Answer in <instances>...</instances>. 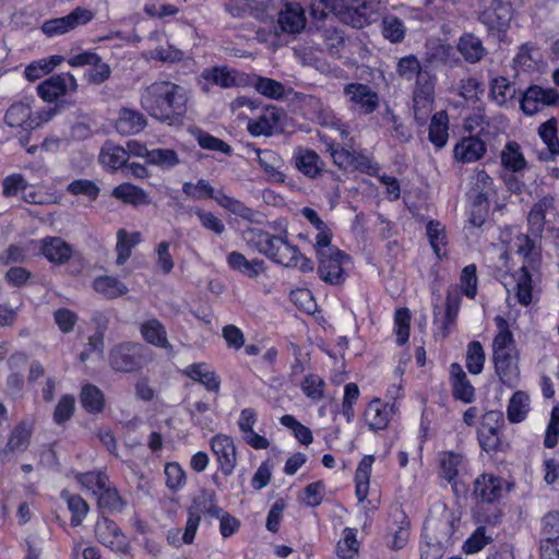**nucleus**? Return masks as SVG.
Returning <instances> with one entry per match:
<instances>
[{"label":"nucleus","mask_w":559,"mask_h":559,"mask_svg":"<svg viewBox=\"0 0 559 559\" xmlns=\"http://www.w3.org/2000/svg\"><path fill=\"white\" fill-rule=\"evenodd\" d=\"M530 402V396L526 392H514L507 407L508 420L512 424L523 421L531 409Z\"/></svg>","instance_id":"nucleus-35"},{"label":"nucleus","mask_w":559,"mask_h":559,"mask_svg":"<svg viewBox=\"0 0 559 559\" xmlns=\"http://www.w3.org/2000/svg\"><path fill=\"white\" fill-rule=\"evenodd\" d=\"M32 109L24 103H15L7 110L4 120L9 127H23L31 119Z\"/></svg>","instance_id":"nucleus-53"},{"label":"nucleus","mask_w":559,"mask_h":559,"mask_svg":"<svg viewBox=\"0 0 559 559\" xmlns=\"http://www.w3.org/2000/svg\"><path fill=\"white\" fill-rule=\"evenodd\" d=\"M228 265L250 278H255L263 271V261L253 259L247 260L246 257L239 252H231L227 257Z\"/></svg>","instance_id":"nucleus-37"},{"label":"nucleus","mask_w":559,"mask_h":559,"mask_svg":"<svg viewBox=\"0 0 559 559\" xmlns=\"http://www.w3.org/2000/svg\"><path fill=\"white\" fill-rule=\"evenodd\" d=\"M76 79L70 72L51 75L37 86L39 97L47 103L56 102L68 93L76 92Z\"/></svg>","instance_id":"nucleus-11"},{"label":"nucleus","mask_w":559,"mask_h":559,"mask_svg":"<svg viewBox=\"0 0 559 559\" xmlns=\"http://www.w3.org/2000/svg\"><path fill=\"white\" fill-rule=\"evenodd\" d=\"M501 163L514 173H519L526 167L525 157L516 142H508L501 152Z\"/></svg>","instance_id":"nucleus-43"},{"label":"nucleus","mask_w":559,"mask_h":559,"mask_svg":"<svg viewBox=\"0 0 559 559\" xmlns=\"http://www.w3.org/2000/svg\"><path fill=\"white\" fill-rule=\"evenodd\" d=\"M318 262L319 277L330 285H342L353 269L350 255L337 247H318Z\"/></svg>","instance_id":"nucleus-4"},{"label":"nucleus","mask_w":559,"mask_h":559,"mask_svg":"<svg viewBox=\"0 0 559 559\" xmlns=\"http://www.w3.org/2000/svg\"><path fill=\"white\" fill-rule=\"evenodd\" d=\"M296 166L305 176L317 178L322 173L323 163L314 151L300 150L296 155Z\"/></svg>","instance_id":"nucleus-36"},{"label":"nucleus","mask_w":559,"mask_h":559,"mask_svg":"<svg viewBox=\"0 0 559 559\" xmlns=\"http://www.w3.org/2000/svg\"><path fill=\"white\" fill-rule=\"evenodd\" d=\"M449 118L445 111L436 112L429 124V141L438 148L443 147L449 138Z\"/></svg>","instance_id":"nucleus-33"},{"label":"nucleus","mask_w":559,"mask_h":559,"mask_svg":"<svg viewBox=\"0 0 559 559\" xmlns=\"http://www.w3.org/2000/svg\"><path fill=\"white\" fill-rule=\"evenodd\" d=\"M472 192L474 193L475 203L481 205L487 203L489 198L493 194L492 178L484 170L476 169L471 180Z\"/></svg>","instance_id":"nucleus-32"},{"label":"nucleus","mask_w":559,"mask_h":559,"mask_svg":"<svg viewBox=\"0 0 559 559\" xmlns=\"http://www.w3.org/2000/svg\"><path fill=\"white\" fill-rule=\"evenodd\" d=\"M94 290L106 299H116L129 292L128 286L114 276H97L92 284Z\"/></svg>","instance_id":"nucleus-30"},{"label":"nucleus","mask_w":559,"mask_h":559,"mask_svg":"<svg viewBox=\"0 0 559 559\" xmlns=\"http://www.w3.org/2000/svg\"><path fill=\"white\" fill-rule=\"evenodd\" d=\"M33 424L28 420L20 421L11 431L4 452H23L29 444Z\"/></svg>","instance_id":"nucleus-31"},{"label":"nucleus","mask_w":559,"mask_h":559,"mask_svg":"<svg viewBox=\"0 0 559 559\" xmlns=\"http://www.w3.org/2000/svg\"><path fill=\"white\" fill-rule=\"evenodd\" d=\"M506 491V481L492 474H481L474 480L473 495L483 502L499 501Z\"/></svg>","instance_id":"nucleus-19"},{"label":"nucleus","mask_w":559,"mask_h":559,"mask_svg":"<svg viewBox=\"0 0 559 559\" xmlns=\"http://www.w3.org/2000/svg\"><path fill=\"white\" fill-rule=\"evenodd\" d=\"M356 536V528L345 527L343 530L342 538L336 545V554L340 559H357L359 543Z\"/></svg>","instance_id":"nucleus-42"},{"label":"nucleus","mask_w":559,"mask_h":559,"mask_svg":"<svg viewBox=\"0 0 559 559\" xmlns=\"http://www.w3.org/2000/svg\"><path fill=\"white\" fill-rule=\"evenodd\" d=\"M188 511L197 513L200 520L202 514L218 519L225 512L217 506L215 493L207 490H202L200 495L193 499Z\"/></svg>","instance_id":"nucleus-29"},{"label":"nucleus","mask_w":559,"mask_h":559,"mask_svg":"<svg viewBox=\"0 0 559 559\" xmlns=\"http://www.w3.org/2000/svg\"><path fill=\"white\" fill-rule=\"evenodd\" d=\"M78 481L96 496L97 507L103 512L121 513L127 507V500L120 495L117 487L112 485L109 476L102 471L81 473L76 476Z\"/></svg>","instance_id":"nucleus-3"},{"label":"nucleus","mask_w":559,"mask_h":559,"mask_svg":"<svg viewBox=\"0 0 559 559\" xmlns=\"http://www.w3.org/2000/svg\"><path fill=\"white\" fill-rule=\"evenodd\" d=\"M514 85L504 76H496L490 81V98L499 106H504L515 97Z\"/></svg>","instance_id":"nucleus-40"},{"label":"nucleus","mask_w":559,"mask_h":559,"mask_svg":"<svg viewBox=\"0 0 559 559\" xmlns=\"http://www.w3.org/2000/svg\"><path fill=\"white\" fill-rule=\"evenodd\" d=\"M280 423L286 427L292 429L295 438L305 445H309L313 441L312 432L311 430L299 423L293 415H283L280 418Z\"/></svg>","instance_id":"nucleus-54"},{"label":"nucleus","mask_w":559,"mask_h":559,"mask_svg":"<svg viewBox=\"0 0 559 559\" xmlns=\"http://www.w3.org/2000/svg\"><path fill=\"white\" fill-rule=\"evenodd\" d=\"M428 72L421 68L418 58L414 55L402 57L396 63V73L399 78L405 81H412L418 79L423 73Z\"/></svg>","instance_id":"nucleus-46"},{"label":"nucleus","mask_w":559,"mask_h":559,"mask_svg":"<svg viewBox=\"0 0 559 559\" xmlns=\"http://www.w3.org/2000/svg\"><path fill=\"white\" fill-rule=\"evenodd\" d=\"M346 10V22L354 27H362L367 23V17L358 9L346 5L345 0H312L310 3V15L313 20L324 21L329 13L340 14Z\"/></svg>","instance_id":"nucleus-10"},{"label":"nucleus","mask_w":559,"mask_h":559,"mask_svg":"<svg viewBox=\"0 0 559 559\" xmlns=\"http://www.w3.org/2000/svg\"><path fill=\"white\" fill-rule=\"evenodd\" d=\"M540 542L559 539V512L550 511L540 521Z\"/></svg>","instance_id":"nucleus-58"},{"label":"nucleus","mask_w":559,"mask_h":559,"mask_svg":"<svg viewBox=\"0 0 559 559\" xmlns=\"http://www.w3.org/2000/svg\"><path fill=\"white\" fill-rule=\"evenodd\" d=\"M94 17L91 10L76 8L68 15L46 21L41 29L48 36L66 34L79 26L86 25Z\"/></svg>","instance_id":"nucleus-13"},{"label":"nucleus","mask_w":559,"mask_h":559,"mask_svg":"<svg viewBox=\"0 0 559 559\" xmlns=\"http://www.w3.org/2000/svg\"><path fill=\"white\" fill-rule=\"evenodd\" d=\"M487 152L486 143L475 135H469L461 139L453 148L454 159L469 164L481 159Z\"/></svg>","instance_id":"nucleus-21"},{"label":"nucleus","mask_w":559,"mask_h":559,"mask_svg":"<svg viewBox=\"0 0 559 559\" xmlns=\"http://www.w3.org/2000/svg\"><path fill=\"white\" fill-rule=\"evenodd\" d=\"M205 81L222 88L234 86H247L250 82L249 74L238 72L227 67H214L202 73Z\"/></svg>","instance_id":"nucleus-20"},{"label":"nucleus","mask_w":559,"mask_h":559,"mask_svg":"<svg viewBox=\"0 0 559 559\" xmlns=\"http://www.w3.org/2000/svg\"><path fill=\"white\" fill-rule=\"evenodd\" d=\"M146 159L150 164L169 169L179 164V157L174 150L154 148L146 153Z\"/></svg>","instance_id":"nucleus-52"},{"label":"nucleus","mask_w":559,"mask_h":559,"mask_svg":"<svg viewBox=\"0 0 559 559\" xmlns=\"http://www.w3.org/2000/svg\"><path fill=\"white\" fill-rule=\"evenodd\" d=\"M436 78L429 71L423 73L415 82L413 91L414 118L418 126H424L432 111Z\"/></svg>","instance_id":"nucleus-8"},{"label":"nucleus","mask_w":559,"mask_h":559,"mask_svg":"<svg viewBox=\"0 0 559 559\" xmlns=\"http://www.w3.org/2000/svg\"><path fill=\"white\" fill-rule=\"evenodd\" d=\"M426 531V540L420 546V559H442L444 548L455 531L453 520L449 514H443Z\"/></svg>","instance_id":"nucleus-5"},{"label":"nucleus","mask_w":559,"mask_h":559,"mask_svg":"<svg viewBox=\"0 0 559 559\" xmlns=\"http://www.w3.org/2000/svg\"><path fill=\"white\" fill-rule=\"evenodd\" d=\"M249 79L250 82L248 85L253 86L257 92L265 97L280 99L285 94V86L276 80L259 76L255 74L249 75Z\"/></svg>","instance_id":"nucleus-39"},{"label":"nucleus","mask_w":559,"mask_h":559,"mask_svg":"<svg viewBox=\"0 0 559 559\" xmlns=\"http://www.w3.org/2000/svg\"><path fill=\"white\" fill-rule=\"evenodd\" d=\"M189 98L185 86L163 80L146 86L140 102L153 118L171 122L186 114Z\"/></svg>","instance_id":"nucleus-1"},{"label":"nucleus","mask_w":559,"mask_h":559,"mask_svg":"<svg viewBox=\"0 0 559 559\" xmlns=\"http://www.w3.org/2000/svg\"><path fill=\"white\" fill-rule=\"evenodd\" d=\"M396 342L404 345L409 338L411 312L407 308H399L394 314Z\"/></svg>","instance_id":"nucleus-57"},{"label":"nucleus","mask_w":559,"mask_h":559,"mask_svg":"<svg viewBox=\"0 0 559 559\" xmlns=\"http://www.w3.org/2000/svg\"><path fill=\"white\" fill-rule=\"evenodd\" d=\"M555 216L556 209L552 197H544L535 203L527 217L528 233L524 235L525 245H536L543 240L548 241V236L543 235L544 225Z\"/></svg>","instance_id":"nucleus-7"},{"label":"nucleus","mask_w":559,"mask_h":559,"mask_svg":"<svg viewBox=\"0 0 559 559\" xmlns=\"http://www.w3.org/2000/svg\"><path fill=\"white\" fill-rule=\"evenodd\" d=\"M283 110L276 106H269L255 120H249L248 131L253 136L272 135L280 128Z\"/></svg>","instance_id":"nucleus-22"},{"label":"nucleus","mask_w":559,"mask_h":559,"mask_svg":"<svg viewBox=\"0 0 559 559\" xmlns=\"http://www.w3.org/2000/svg\"><path fill=\"white\" fill-rule=\"evenodd\" d=\"M146 120L144 116L133 109L122 108L116 121V130L121 135L136 134L144 129Z\"/></svg>","instance_id":"nucleus-27"},{"label":"nucleus","mask_w":559,"mask_h":559,"mask_svg":"<svg viewBox=\"0 0 559 559\" xmlns=\"http://www.w3.org/2000/svg\"><path fill=\"white\" fill-rule=\"evenodd\" d=\"M538 133L543 142L547 145L551 155L559 154V140L557 135V121L549 119L542 123Z\"/></svg>","instance_id":"nucleus-56"},{"label":"nucleus","mask_w":559,"mask_h":559,"mask_svg":"<svg viewBox=\"0 0 559 559\" xmlns=\"http://www.w3.org/2000/svg\"><path fill=\"white\" fill-rule=\"evenodd\" d=\"M513 17V9L509 0H490L480 13L479 20L490 31L506 32Z\"/></svg>","instance_id":"nucleus-15"},{"label":"nucleus","mask_w":559,"mask_h":559,"mask_svg":"<svg viewBox=\"0 0 559 559\" xmlns=\"http://www.w3.org/2000/svg\"><path fill=\"white\" fill-rule=\"evenodd\" d=\"M392 411V405L374 399L365 411V420L371 430L384 429L391 420Z\"/></svg>","instance_id":"nucleus-24"},{"label":"nucleus","mask_w":559,"mask_h":559,"mask_svg":"<svg viewBox=\"0 0 559 559\" xmlns=\"http://www.w3.org/2000/svg\"><path fill=\"white\" fill-rule=\"evenodd\" d=\"M140 333L143 340L159 348H171L167 338V332L164 324L156 318L144 321L140 325Z\"/></svg>","instance_id":"nucleus-26"},{"label":"nucleus","mask_w":559,"mask_h":559,"mask_svg":"<svg viewBox=\"0 0 559 559\" xmlns=\"http://www.w3.org/2000/svg\"><path fill=\"white\" fill-rule=\"evenodd\" d=\"M559 93L555 88L528 87L521 98V108L525 115L533 116L544 106L557 104Z\"/></svg>","instance_id":"nucleus-18"},{"label":"nucleus","mask_w":559,"mask_h":559,"mask_svg":"<svg viewBox=\"0 0 559 559\" xmlns=\"http://www.w3.org/2000/svg\"><path fill=\"white\" fill-rule=\"evenodd\" d=\"M381 31L383 37L391 43H401L406 34L404 22L394 15H386L382 19Z\"/></svg>","instance_id":"nucleus-50"},{"label":"nucleus","mask_w":559,"mask_h":559,"mask_svg":"<svg viewBox=\"0 0 559 559\" xmlns=\"http://www.w3.org/2000/svg\"><path fill=\"white\" fill-rule=\"evenodd\" d=\"M485 350L478 341H472L467 345L466 368L473 374H479L484 369Z\"/></svg>","instance_id":"nucleus-51"},{"label":"nucleus","mask_w":559,"mask_h":559,"mask_svg":"<svg viewBox=\"0 0 559 559\" xmlns=\"http://www.w3.org/2000/svg\"><path fill=\"white\" fill-rule=\"evenodd\" d=\"M260 252L285 267H296L305 273L314 267L313 262L301 254L298 247H263Z\"/></svg>","instance_id":"nucleus-14"},{"label":"nucleus","mask_w":559,"mask_h":559,"mask_svg":"<svg viewBox=\"0 0 559 559\" xmlns=\"http://www.w3.org/2000/svg\"><path fill=\"white\" fill-rule=\"evenodd\" d=\"M277 8V25L283 33L299 34L307 24L304 7L295 0H272Z\"/></svg>","instance_id":"nucleus-9"},{"label":"nucleus","mask_w":559,"mask_h":559,"mask_svg":"<svg viewBox=\"0 0 559 559\" xmlns=\"http://www.w3.org/2000/svg\"><path fill=\"white\" fill-rule=\"evenodd\" d=\"M67 190L72 195H83L91 201L96 200L99 194V188L97 185L94 181L87 179H78L72 181L68 186Z\"/></svg>","instance_id":"nucleus-61"},{"label":"nucleus","mask_w":559,"mask_h":559,"mask_svg":"<svg viewBox=\"0 0 559 559\" xmlns=\"http://www.w3.org/2000/svg\"><path fill=\"white\" fill-rule=\"evenodd\" d=\"M75 409V399L72 395H62L53 412V421L62 425L68 421Z\"/></svg>","instance_id":"nucleus-63"},{"label":"nucleus","mask_w":559,"mask_h":559,"mask_svg":"<svg viewBox=\"0 0 559 559\" xmlns=\"http://www.w3.org/2000/svg\"><path fill=\"white\" fill-rule=\"evenodd\" d=\"M195 139L202 148L210 151H218L226 155L231 153V147L223 140L215 138L206 132L198 130L194 132Z\"/></svg>","instance_id":"nucleus-62"},{"label":"nucleus","mask_w":559,"mask_h":559,"mask_svg":"<svg viewBox=\"0 0 559 559\" xmlns=\"http://www.w3.org/2000/svg\"><path fill=\"white\" fill-rule=\"evenodd\" d=\"M450 382L452 395L455 400L469 404L475 400V388L468 380L462 366L453 362L450 366Z\"/></svg>","instance_id":"nucleus-23"},{"label":"nucleus","mask_w":559,"mask_h":559,"mask_svg":"<svg viewBox=\"0 0 559 559\" xmlns=\"http://www.w3.org/2000/svg\"><path fill=\"white\" fill-rule=\"evenodd\" d=\"M491 540L492 537L486 535V527L478 526L476 531L466 539L463 549L466 554H476Z\"/></svg>","instance_id":"nucleus-64"},{"label":"nucleus","mask_w":559,"mask_h":559,"mask_svg":"<svg viewBox=\"0 0 559 559\" xmlns=\"http://www.w3.org/2000/svg\"><path fill=\"white\" fill-rule=\"evenodd\" d=\"M144 350V346L140 343H119L109 350V365L117 372L135 371L145 362Z\"/></svg>","instance_id":"nucleus-6"},{"label":"nucleus","mask_w":559,"mask_h":559,"mask_svg":"<svg viewBox=\"0 0 559 559\" xmlns=\"http://www.w3.org/2000/svg\"><path fill=\"white\" fill-rule=\"evenodd\" d=\"M128 158L129 153L127 150L110 142L105 143L99 154L100 163L111 169H119L126 166Z\"/></svg>","instance_id":"nucleus-38"},{"label":"nucleus","mask_w":559,"mask_h":559,"mask_svg":"<svg viewBox=\"0 0 559 559\" xmlns=\"http://www.w3.org/2000/svg\"><path fill=\"white\" fill-rule=\"evenodd\" d=\"M61 497L66 500L68 509L72 513L71 524L73 526L81 525L90 510L87 502L81 496L71 495L68 491H62Z\"/></svg>","instance_id":"nucleus-48"},{"label":"nucleus","mask_w":559,"mask_h":559,"mask_svg":"<svg viewBox=\"0 0 559 559\" xmlns=\"http://www.w3.org/2000/svg\"><path fill=\"white\" fill-rule=\"evenodd\" d=\"M495 323L498 329V333L492 341L495 370L504 385L514 388L520 378L519 353L515 341L509 329V323L503 317L497 316Z\"/></svg>","instance_id":"nucleus-2"},{"label":"nucleus","mask_w":559,"mask_h":559,"mask_svg":"<svg viewBox=\"0 0 559 559\" xmlns=\"http://www.w3.org/2000/svg\"><path fill=\"white\" fill-rule=\"evenodd\" d=\"M112 197L133 205L150 203L147 193L143 189L131 183H121L116 187L112 191Z\"/></svg>","instance_id":"nucleus-44"},{"label":"nucleus","mask_w":559,"mask_h":559,"mask_svg":"<svg viewBox=\"0 0 559 559\" xmlns=\"http://www.w3.org/2000/svg\"><path fill=\"white\" fill-rule=\"evenodd\" d=\"M80 401L83 408L91 414L103 412L105 397L99 388L94 384H85L82 388Z\"/></svg>","instance_id":"nucleus-41"},{"label":"nucleus","mask_w":559,"mask_h":559,"mask_svg":"<svg viewBox=\"0 0 559 559\" xmlns=\"http://www.w3.org/2000/svg\"><path fill=\"white\" fill-rule=\"evenodd\" d=\"M182 192L191 199L201 200L204 198L214 199L216 193L214 188L204 179H200L197 183L185 182L182 186Z\"/></svg>","instance_id":"nucleus-60"},{"label":"nucleus","mask_w":559,"mask_h":559,"mask_svg":"<svg viewBox=\"0 0 559 559\" xmlns=\"http://www.w3.org/2000/svg\"><path fill=\"white\" fill-rule=\"evenodd\" d=\"M325 382L318 374H308L302 383L301 390L306 394L307 397L311 399L314 402L320 401L324 395Z\"/></svg>","instance_id":"nucleus-59"},{"label":"nucleus","mask_w":559,"mask_h":559,"mask_svg":"<svg viewBox=\"0 0 559 559\" xmlns=\"http://www.w3.org/2000/svg\"><path fill=\"white\" fill-rule=\"evenodd\" d=\"M457 50L469 63L479 62L487 52L480 38L472 33H465L460 37Z\"/></svg>","instance_id":"nucleus-28"},{"label":"nucleus","mask_w":559,"mask_h":559,"mask_svg":"<svg viewBox=\"0 0 559 559\" xmlns=\"http://www.w3.org/2000/svg\"><path fill=\"white\" fill-rule=\"evenodd\" d=\"M95 537L104 546L111 550L126 554L128 542L126 535L115 521L107 516H100L95 524Z\"/></svg>","instance_id":"nucleus-16"},{"label":"nucleus","mask_w":559,"mask_h":559,"mask_svg":"<svg viewBox=\"0 0 559 559\" xmlns=\"http://www.w3.org/2000/svg\"><path fill=\"white\" fill-rule=\"evenodd\" d=\"M183 373L191 380L201 383L209 392L218 393L221 388L219 377L211 370L206 364L197 362L189 365Z\"/></svg>","instance_id":"nucleus-25"},{"label":"nucleus","mask_w":559,"mask_h":559,"mask_svg":"<svg viewBox=\"0 0 559 559\" xmlns=\"http://www.w3.org/2000/svg\"><path fill=\"white\" fill-rule=\"evenodd\" d=\"M344 95L352 108L360 114H372L379 107V95L369 85L348 83L344 86Z\"/></svg>","instance_id":"nucleus-12"},{"label":"nucleus","mask_w":559,"mask_h":559,"mask_svg":"<svg viewBox=\"0 0 559 559\" xmlns=\"http://www.w3.org/2000/svg\"><path fill=\"white\" fill-rule=\"evenodd\" d=\"M210 445L218 462L221 472L225 476L231 475L237 465V451L233 438L219 433L212 437Z\"/></svg>","instance_id":"nucleus-17"},{"label":"nucleus","mask_w":559,"mask_h":559,"mask_svg":"<svg viewBox=\"0 0 559 559\" xmlns=\"http://www.w3.org/2000/svg\"><path fill=\"white\" fill-rule=\"evenodd\" d=\"M392 515L395 518V527H391L393 539L391 548L402 549L408 539V521L406 514L396 508Z\"/></svg>","instance_id":"nucleus-47"},{"label":"nucleus","mask_w":559,"mask_h":559,"mask_svg":"<svg viewBox=\"0 0 559 559\" xmlns=\"http://www.w3.org/2000/svg\"><path fill=\"white\" fill-rule=\"evenodd\" d=\"M520 276L516 281V299L522 306H528L532 302V275L526 265L520 269Z\"/></svg>","instance_id":"nucleus-55"},{"label":"nucleus","mask_w":559,"mask_h":559,"mask_svg":"<svg viewBox=\"0 0 559 559\" xmlns=\"http://www.w3.org/2000/svg\"><path fill=\"white\" fill-rule=\"evenodd\" d=\"M374 462V457L372 455H365L359 462L356 473H355V483H356V497L358 501H364L369 492V481L371 475L372 464Z\"/></svg>","instance_id":"nucleus-34"},{"label":"nucleus","mask_w":559,"mask_h":559,"mask_svg":"<svg viewBox=\"0 0 559 559\" xmlns=\"http://www.w3.org/2000/svg\"><path fill=\"white\" fill-rule=\"evenodd\" d=\"M214 200L218 205L239 217L248 221H252L254 217V212L250 207L246 206L241 201L226 195L221 191L216 192Z\"/></svg>","instance_id":"nucleus-49"},{"label":"nucleus","mask_w":559,"mask_h":559,"mask_svg":"<svg viewBox=\"0 0 559 559\" xmlns=\"http://www.w3.org/2000/svg\"><path fill=\"white\" fill-rule=\"evenodd\" d=\"M463 462V456L453 451H445L439 455L440 475L442 478L452 483L459 473V467Z\"/></svg>","instance_id":"nucleus-45"}]
</instances>
